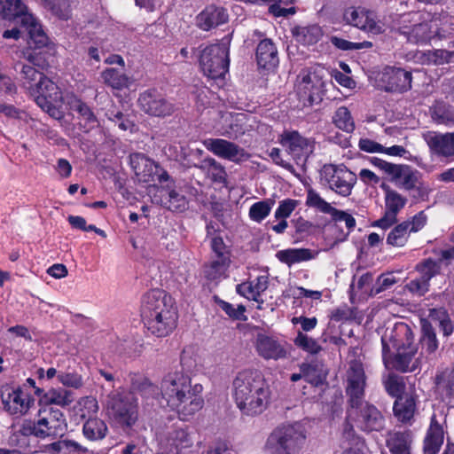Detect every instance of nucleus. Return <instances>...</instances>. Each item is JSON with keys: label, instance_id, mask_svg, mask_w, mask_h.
Masks as SVG:
<instances>
[{"label": "nucleus", "instance_id": "c756f323", "mask_svg": "<svg viewBox=\"0 0 454 454\" xmlns=\"http://www.w3.org/2000/svg\"><path fill=\"white\" fill-rule=\"evenodd\" d=\"M130 165L142 182H150L157 168L155 163L141 153H134L130 155Z\"/></svg>", "mask_w": 454, "mask_h": 454}, {"label": "nucleus", "instance_id": "c85d7f7f", "mask_svg": "<svg viewBox=\"0 0 454 454\" xmlns=\"http://www.w3.org/2000/svg\"><path fill=\"white\" fill-rule=\"evenodd\" d=\"M419 179V171L412 169L408 165H398L391 181L405 191H411L417 187Z\"/></svg>", "mask_w": 454, "mask_h": 454}, {"label": "nucleus", "instance_id": "6ab92c4d", "mask_svg": "<svg viewBox=\"0 0 454 454\" xmlns=\"http://www.w3.org/2000/svg\"><path fill=\"white\" fill-rule=\"evenodd\" d=\"M254 345L257 354L265 360L285 359L289 354L284 343L265 333H258Z\"/></svg>", "mask_w": 454, "mask_h": 454}, {"label": "nucleus", "instance_id": "ddd939ff", "mask_svg": "<svg viewBox=\"0 0 454 454\" xmlns=\"http://www.w3.org/2000/svg\"><path fill=\"white\" fill-rule=\"evenodd\" d=\"M348 419L364 432L380 431L385 424L381 412L372 404L367 403L363 404V400L358 405H351Z\"/></svg>", "mask_w": 454, "mask_h": 454}, {"label": "nucleus", "instance_id": "a878e982", "mask_svg": "<svg viewBox=\"0 0 454 454\" xmlns=\"http://www.w3.org/2000/svg\"><path fill=\"white\" fill-rule=\"evenodd\" d=\"M228 20V14L223 7L209 5L197 16V25L207 31L212 27L222 25Z\"/></svg>", "mask_w": 454, "mask_h": 454}, {"label": "nucleus", "instance_id": "6e6d98bb", "mask_svg": "<svg viewBox=\"0 0 454 454\" xmlns=\"http://www.w3.org/2000/svg\"><path fill=\"white\" fill-rule=\"evenodd\" d=\"M98 411V404L93 397H83L78 402V413L82 419H94Z\"/></svg>", "mask_w": 454, "mask_h": 454}, {"label": "nucleus", "instance_id": "b1692460", "mask_svg": "<svg viewBox=\"0 0 454 454\" xmlns=\"http://www.w3.org/2000/svg\"><path fill=\"white\" fill-rule=\"evenodd\" d=\"M384 81L387 90L403 92L411 88V73L402 68L387 67L385 69Z\"/></svg>", "mask_w": 454, "mask_h": 454}, {"label": "nucleus", "instance_id": "5fc2aeb1", "mask_svg": "<svg viewBox=\"0 0 454 454\" xmlns=\"http://www.w3.org/2000/svg\"><path fill=\"white\" fill-rule=\"evenodd\" d=\"M429 316L432 320L438 324L445 336H449L452 333V323L443 309H432Z\"/></svg>", "mask_w": 454, "mask_h": 454}, {"label": "nucleus", "instance_id": "f3484780", "mask_svg": "<svg viewBox=\"0 0 454 454\" xmlns=\"http://www.w3.org/2000/svg\"><path fill=\"white\" fill-rule=\"evenodd\" d=\"M140 108L149 115L166 117L175 111V106L155 90H147L138 98Z\"/></svg>", "mask_w": 454, "mask_h": 454}, {"label": "nucleus", "instance_id": "a18cd8bd", "mask_svg": "<svg viewBox=\"0 0 454 454\" xmlns=\"http://www.w3.org/2000/svg\"><path fill=\"white\" fill-rule=\"evenodd\" d=\"M333 122L336 128L346 133H352L356 128L351 113L346 106H340L334 112Z\"/></svg>", "mask_w": 454, "mask_h": 454}, {"label": "nucleus", "instance_id": "5701e85b", "mask_svg": "<svg viewBox=\"0 0 454 454\" xmlns=\"http://www.w3.org/2000/svg\"><path fill=\"white\" fill-rule=\"evenodd\" d=\"M403 34L412 43H427L436 36H443L440 33L437 20L416 24L411 28L403 29Z\"/></svg>", "mask_w": 454, "mask_h": 454}, {"label": "nucleus", "instance_id": "864d4df0", "mask_svg": "<svg viewBox=\"0 0 454 454\" xmlns=\"http://www.w3.org/2000/svg\"><path fill=\"white\" fill-rule=\"evenodd\" d=\"M306 205L309 207H314L322 213L329 214L333 211V207L331 206L326 200H325L319 193L310 189L308 191Z\"/></svg>", "mask_w": 454, "mask_h": 454}, {"label": "nucleus", "instance_id": "4c0bfd02", "mask_svg": "<svg viewBox=\"0 0 454 454\" xmlns=\"http://www.w3.org/2000/svg\"><path fill=\"white\" fill-rule=\"evenodd\" d=\"M230 264L231 259L215 258L204 266L203 274L205 278L210 280H217L225 278Z\"/></svg>", "mask_w": 454, "mask_h": 454}, {"label": "nucleus", "instance_id": "4be33fe9", "mask_svg": "<svg viewBox=\"0 0 454 454\" xmlns=\"http://www.w3.org/2000/svg\"><path fill=\"white\" fill-rule=\"evenodd\" d=\"M444 423L437 420L434 414L430 419V425L424 439L425 454H437L444 441Z\"/></svg>", "mask_w": 454, "mask_h": 454}, {"label": "nucleus", "instance_id": "0eeeda50", "mask_svg": "<svg viewBox=\"0 0 454 454\" xmlns=\"http://www.w3.org/2000/svg\"><path fill=\"white\" fill-rule=\"evenodd\" d=\"M25 435L33 434L38 438H56L67 431V422L61 411L44 408L39 411L35 422L26 420L20 429Z\"/></svg>", "mask_w": 454, "mask_h": 454}, {"label": "nucleus", "instance_id": "9d476101", "mask_svg": "<svg viewBox=\"0 0 454 454\" xmlns=\"http://www.w3.org/2000/svg\"><path fill=\"white\" fill-rule=\"evenodd\" d=\"M320 176L324 184L342 197L351 194L357 180L356 175L343 164H326L322 168Z\"/></svg>", "mask_w": 454, "mask_h": 454}, {"label": "nucleus", "instance_id": "aec40b11", "mask_svg": "<svg viewBox=\"0 0 454 454\" xmlns=\"http://www.w3.org/2000/svg\"><path fill=\"white\" fill-rule=\"evenodd\" d=\"M46 92L35 98V103L52 118L60 120L64 114L61 110L63 97L59 88L53 82H47Z\"/></svg>", "mask_w": 454, "mask_h": 454}, {"label": "nucleus", "instance_id": "69168bd1", "mask_svg": "<svg viewBox=\"0 0 454 454\" xmlns=\"http://www.w3.org/2000/svg\"><path fill=\"white\" fill-rule=\"evenodd\" d=\"M331 215L336 223H344L348 232L352 231L356 226L355 218L345 211H341L334 207L333 211L331 213Z\"/></svg>", "mask_w": 454, "mask_h": 454}, {"label": "nucleus", "instance_id": "3c124183", "mask_svg": "<svg viewBox=\"0 0 454 454\" xmlns=\"http://www.w3.org/2000/svg\"><path fill=\"white\" fill-rule=\"evenodd\" d=\"M432 118L441 124L454 123V107L442 102L436 103L432 109Z\"/></svg>", "mask_w": 454, "mask_h": 454}, {"label": "nucleus", "instance_id": "7ed1b4c3", "mask_svg": "<svg viewBox=\"0 0 454 454\" xmlns=\"http://www.w3.org/2000/svg\"><path fill=\"white\" fill-rule=\"evenodd\" d=\"M161 395L168 405L185 419L199 411L204 404L202 386H192L191 379L183 372L168 373L161 381Z\"/></svg>", "mask_w": 454, "mask_h": 454}, {"label": "nucleus", "instance_id": "79ce46f5", "mask_svg": "<svg viewBox=\"0 0 454 454\" xmlns=\"http://www.w3.org/2000/svg\"><path fill=\"white\" fill-rule=\"evenodd\" d=\"M293 34L299 43L309 45L316 43L322 36L321 28L316 25L294 27Z\"/></svg>", "mask_w": 454, "mask_h": 454}, {"label": "nucleus", "instance_id": "f257e3e1", "mask_svg": "<svg viewBox=\"0 0 454 454\" xmlns=\"http://www.w3.org/2000/svg\"><path fill=\"white\" fill-rule=\"evenodd\" d=\"M381 342L386 367L403 372H413L419 367L420 360L415 358L418 346L414 342V333L406 323L399 322L387 329Z\"/></svg>", "mask_w": 454, "mask_h": 454}, {"label": "nucleus", "instance_id": "052dcab7", "mask_svg": "<svg viewBox=\"0 0 454 454\" xmlns=\"http://www.w3.org/2000/svg\"><path fill=\"white\" fill-rule=\"evenodd\" d=\"M331 43L338 49L342 51H354L361 49H369L372 47V43L369 41H364L362 43H352L348 40L333 36Z\"/></svg>", "mask_w": 454, "mask_h": 454}, {"label": "nucleus", "instance_id": "4468645a", "mask_svg": "<svg viewBox=\"0 0 454 454\" xmlns=\"http://www.w3.org/2000/svg\"><path fill=\"white\" fill-rule=\"evenodd\" d=\"M279 143L298 164L305 163L315 147L312 140L301 136L297 131H284Z\"/></svg>", "mask_w": 454, "mask_h": 454}, {"label": "nucleus", "instance_id": "09e8293b", "mask_svg": "<svg viewBox=\"0 0 454 454\" xmlns=\"http://www.w3.org/2000/svg\"><path fill=\"white\" fill-rule=\"evenodd\" d=\"M275 201L271 199L254 203L248 211L249 218L255 223L262 222L270 213Z\"/></svg>", "mask_w": 454, "mask_h": 454}, {"label": "nucleus", "instance_id": "49530a36", "mask_svg": "<svg viewBox=\"0 0 454 454\" xmlns=\"http://www.w3.org/2000/svg\"><path fill=\"white\" fill-rule=\"evenodd\" d=\"M407 226L403 222L395 226L387 234V244L394 247H403L411 234Z\"/></svg>", "mask_w": 454, "mask_h": 454}, {"label": "nucleus", "instance_id": "72a5a7b5", "mask_svg": "<svg viewBox=\"0 0 454 454\" xmlns=\"http://www.w3.org/2000/svg\"><path fill=\"white\" fill-rule=\"evenodd\" d=\"M417 59L422 65H443L454 63V51L445 50H434L419 51L417 53Z\"/></svg>", "mask_w": 454, "mask_h": 454}, {"label": "nucleus", "instance_id": "423d86ee", "mask_svg": "<svg viewBox=\"0 0 454 454\" xmlns=\"http://www.w3.org/2000/svg\"><path fill=\"white\" fill-rule=\"evenodd\" d=\"M326 71L320 66L302 69L297 76L295 92L303 106L322 101L325 91Z\"/></svg>", "mask_w": 454, "mask_h": 454}, {"label": "nucleus", "instance_id": "a211bd4d", "mask_svg": "<svg viewBox=\"0 0 454 454\" xmlns=\"http://www.w3.org/2000/svg\"><path fill=\"white\" fill-rule=\"evenodd\" d=\"M4 410L12 415H23L29 410L33 402L29 395L20 388L4 387L1 391Z\"/></svg>", "mask_w": 454, "mask_h": 454}, {"label": "nucleus", "instance_id": "ea45409f", "mask_svg": "<svg viewBox=\"0 0 454 454\" xmlns=\"http://www.w3.org/2000/svg\"><path fill=\"white\" fill-rule=\"evenodd\" d=\"M420 344H421V355H426L429 356L437 350L438 348V340L436 339V334L434 332L432 326L424 323L422 325V335L420 337Z\"/></svg>", "mask_w": 454, "mask_h": 454}, {"label": "nucleus", "instance_id": "6e6552de", "mask_svg": "<svg viewBox=\"0 0 454 454\" xmlns=\"http://www.w3.org/2000/svg\"><path fill=\"white\" fill-rule=\"evenodd\" d=\"M1 15L7 20L19 19L20 24L27 30L30 39L36 47L47 43V36L42 27L32 14L27 12V8L21 0H4L1 8Z\"/></svg>", "mask_w": 454, "mask_h": 454}, {"label": "nucleus", "instance_id": "473e14b6", "mask_svg": "<svg viewBox=\"0 0 454 454\" xmlns=\"http://www.w3.org/2000/svg\"><path fill=\"white\" fill-rule=\"evenodd\" d=\"M317 254L308 248H288L278 251L276 256L281 262L291 266L312 260L316 257Z\"/></svg>", "mask_w": 454, "mask_h": 454}, {"label": "nucleus", "instance_id": "f8f14e48", "mask_svg": "<svg viewBox=\"0 0 454 454\" xmlns=\"http://www.w3.org/2000/svg\"><path fill=\"white\" fill-rule=\"evenodd\" d=\"M343 20L358 29L373 35L385 32V25L378 20L376 14L364 7L350 6L343 12Z\"/></svg>", "mask_w": 454, "mask_h": 454}, {"label": "nucleus", "instance_id": "c9c22d12", "mask_svg": "<svg viewBox=\"0 0 454 454\" xmlns=\"http://www.w3.org/2000/svg\"><path fill=\"white\" fill-rule=\"evenodd\" d=\"M427 143L431 149L439 154L454 155V133L430 136Z\"/></svg>", "mask_w": 454, "mask_h": 454}, {"label": "nucleus", "instance_id": "393cba45", "mask_svg": "<svg viewBox=\"0 0 454 454\" xmlns=\"http://www.w3.org/2000/svg\"><path fill=\"white\" fill-rule=\"evenodd\" d=\"M269 286L268 276H259L253 281L242 283L237 286V292L240 295L246 297L248 300L256 301L258 309H261V305L263 303L262 299V294L266 291Z\"/></svg>", "mask_w": 454, "mask_h": 454}, {"label": "nucleus", "instance_id": "37998d69", "mask_svg": "<svg viewBox=\"0 0 454 454\" xmlns=\"http://www.w3.org/2000/svg\"><path fill=\"white\" fill-rule=\"evenodd\" d=\"M300 370L303 372L304 380L314 386L322 384L326 377L323 365L319 364H302Z\"/></svg>", "mask_w": 454, "mask_h": 454}, {"label": "nucleus", "instance_id": "338daca9", "mask_svg": "<svg viewBox=\"0 0 454 454\" xmlns=\"http://www.w3.org/2000/svg\"><path fill=\"white\" fill-rule=\"evenodd\" d=\"M58 379L64 386L78 388L82 385V378L77 373L59 372Z\"/></svg>", "mask_w": 454, "mask_h": 454}, {"label": "nucleus", "instance_id": "39448f33", "mask_svg": "<svg viewBox=\"0 0 454 454\" xmlns=\"http://www.w3.org/2000/svg\"><path fill=\"white\" fill-rule=\"evenodd\" d=\"M306 442V431L301 423L276 428L268 437L266 454H300Z\"/></svg>", "mask_w": 454, "mask_h": 454}, {"label": "nucleus", "instance_id": "bb28decb", "mask_svg": "<svg viewBox=\"0 0 454 454\" xmlns=\"http://www.w3.org/2000/svg\"><path fill=\"white\" fill-rule=\"evenodd\" d=\"M412 442L413 436L410 430L388 432L386 438L391 454H411Z\"/></svg>", "mask_w": 454, "mask_h": 454}, {"label": "nucleus", "instance_id": "cd10ccee", "mask_svg": "<svg viewBox=\"0 0 454 454\" xmlns=\"http://www.w3.org/2000/svg\"><path fill=\"white\" fill-rule=\"evenodd\" d=\"M256 59L258 66L264 69H272L278 66V51L270 40L260 42L256 49Z\"/></svg>", "mask_w": 454, "mask_h": 454}, {"label": "nucleus", "instance_id": "8fccbe9b", "mask_svg": "<svg viewBox=\"0 0 454 454\" xmlns=\"http://www.w3.org/2000/svg\"><path fill=\"white\" fill-rule=\"evenodd\" d=\"M343 449L342 454H363L358 446L362 444L359 437L356 436L353 426L347 425L343 431Z\"/></svg>", "mask_w": 454, "mask_h": 454}, {"label": "nucleus", "instance_id": "e433bc0d", "mask_svg": "<svg viewBox=\"0 0 454 454\" xmlns=\"http://www.w3.org/2000/svg\"><path fill=\"white\" fill-rule=\"evenodd\" d=\"M104 82L115 90L127 88L131 83V79L124 73L115 69L107 68L101 73Z\"/></svg>", "mask_w": 454, "mask_h": 454}, {"label": "nucleus", "instance_id": "58836bf2", "mask_svg": "<svg viewBox=\"0 0 454 454\" xmlns=\"http://www.w3.org/2000/svg\"><path fill=\"white\" fill-rule=\"evenodd\" d=\"M107 427L104 420L94 418L88 419L83 425L84 436L91 441L101 440L105 438L107 433Z\"/></svg>", "mask_w": 454, "mask_h": 454}, {"label": "nucleus", "instance_id": "de8ad7c7", "mask_svg": "<svg viewBox=\"0 0 454 454\" xmlns=\"http://www.w3.org/2000/svg\"><path fill=\"white\" fill-rule=\"evenodd\" d=\"M416 270L420 278L429 283V281L442 274V261H434L430 258L424 260L416 265Z\"/></svg>", "mask_w": 454, "mask_h": 454}, {"label": "nucleus", "instance_id": "f03ea898", "mask_svg": "<svg viewBox=\"0 0 454 454\" xmlns=\"http://www.w3.org/2000/svg\"><path fill=\"white\" fill-rule=\"evenodd\" d=\"M232 395L244 415L255 416L268 407L270 390L261 372L244 370L233 380Z\"/></svg>", "mask_w": 454, "mask_h": 454}, {"label": "nucleus", "instance_id": "412c9836", "mask_svg": "<svg viewBox=\"0 0 454 454\" xmlns=\"http://www.w3.org/2000/svg\"><path fill=\"white\" fill-rule=\"evenodd\" d=\"M19 66L21 67L20 79L22 85L34 98L46 92L47 82H51L50 79L43 73L37 71L33 66L18 63L16 67Z\"/></svg>", "mask_w": 454, "mask_h": 454}, {"label": "nucleus", "instance_id": "f704fd0d", "mask_svg": "<svg viewBox=\"0 0 454 454\" xmlns=\"http://www.w3.org/2000/svg\"><path fill=\"white\" fill-rule=\"evenodd\" d=\"M380 187L384 191L385 211L397 215L406 205L407 199L384 183Z\"/></svg>", "mask_w": 454, "mask_h": 454}, {"label": "nucleus", "instance_id": "2f4dec72", "mask_svg": "<svg viewBox=\"0 0 454 454\" xmlns=\"http://www.w3.org/2000/svg\"><path fill=\"white\" fill-rule=\"evenodd\" d=\"M70 109L79 114L80 124L83 127L84 131H89L98 126V121L91 109L82 101L76 98H72L68 102Z\"/></svg>", "mask_w": 454, "mask_h": 454}, {"label": "nucleus", "instance_id": "13d9d810", "mask_svg": "<svg viewBox=\"0 0 454 454\" xmlns=\"http://www.w3.org/2000/svg\"><path fill=\"white\" fill-rule=\"evenodd\" d=\"M132 389L139 391L145 395H154L157 387L145 376L134 375L131 378Z\"/></svg>", "mask_w": 454, "mask_h": 454}, {"label": "nucleus", "instance_id": "680f3d73", "mask_svg": "<svg viewBox=\"0 0 454 454\" xmlns=\"http://www.w3.org/2000/svg\"><path fill=\"white\" fill-rule=\"evenodd\" d=\"M171 444L176 449H186L192 445V438L185 429L175 430L169 438Z\"/></svg>", "mask_w": 454, "mask_h": 454}, {"label": "nucleus", "instance_id": "774afa93", "mask_svg": "<svg viewBox=\"0 0 454 454\" xmlns=\"http://www.w3.org/2000/svg\"><path fill=\"white\" fill-rule=\"evenodd\" d=\"M384 384L387 392L392 396L398 397L403 392V385L395 375H389Z\"/></svg>", "mask_w": 454, "mask_h": 454}, {"label": "nucleus", "instance_id": "1a4fd4ad", "mask_svg": "<svg viewBox=\"0 0 454 454\" xmlns=\"http://www.w3.org/2000/svg\"><path fill=\"white\" fill-rule=\"evenodd\" d=\"M203 74L210 79H223L229 69V50L224 43L207 46L200 56Z\"/></svg>", "mask_w": 454, "mask_h": 454}, {"label": "nucleus", "instance_id": "9b49d317", "mask_svg": "<svg viewBox=\"0 0 454 454\" xmlns=\"http://www.w3.org/2000/svg\"><path fill=\"white\" fill-rule=\"evenodd\" d=\"M106 407L120 423L132 426L137 419V401L132 393L113 392L107 397Z\"/></svg>", "mask_w": 454, "mask_h": 454}, {"label": "nucleus", "instance_id": "dca6fc26", "mask_svg": "<svg viewBox=\"0 0 454 454\" xmlns=\"http://www.w3.org/2000/svg\"><path fill=\"white\" fill-rule=\"evenodd\" d=\"M203 144L215 155L236 163L249 158V154L243 148L225 139L207 138Z\"/></svg>", "mask_w": 454, "mask_h": 454}, {"label": "nucleus", "instance_id": "20e7f679", "mask_svg": "<svg viewBox=\"0 0 454 454\" xmlns=\"http://www.w3.org/2000/svg\"><path fill=\"white\" fill-rule=\"evenodd\" d=\"M141 316L147 329L158 337L168 335L176 326L175 301L163 290H151L144 295Z\"/></svg>", "mask_w": 454, "mask_h": 454}, {"label": "nucleus", "instance_id": "a19ab883", "mask_svg": "<svg viewBox=\"0 0 454 454\" xmlns=\"http://www.w3.org/2000/svg\"><path fill=\"white\" fill-rule=\"evenodd\" d=\"M200 168L207 169V174L210 179L223 185L227 184V173L223 165L213 158H207L203 160Z\"/></svg>", "mask_w": 454, "mask_h": 454}, {"label": "nucleus", "instance_id": "2eb2a0df", "mask_svg": "<svg viewBox=\"0 0 454 454\" xmlns=\"http://www.w3.org/2000/svg\"><path fill=\"white\" fill-rule=\"evenodd\" d=\"M365 387V374L361 362L353 360L349 363L347 371V394L350 404L358 405L364 397Z\"/></svg>", "mask_w": 454, "mask_h": 454}, {"label": "nucleus", "instance_id": "bf43d9fd", "mask_svg": "<svg viewBox=\"0 0 454 454\" xmlns=\"http://www.w3.org/2000/svg\"><path fill=\"white\" fill-rule=\"evenodd\" d=\"M165 205L171 211H184L188 207V201L186 198L175 190L168 192V200Z\"/></svg>", "mask_w": 454, "mask_h": 454}, {"label": "nucleus", "instance_id": "7c9ffc66", "mask_svg": "<svg viewBox=\"0 0 454 454\" xmlns=\"http://www.w3.org/2000/svg\"><path fill=\"white\" fill-rule=\"evenodd\" d=\"M416 410V402L411 395L404 394L395 400L393 411L398 421L410 422L414 416Z\"/></svg>", "mask_w": 454, "mask_h": 454}, {"label": "nucleus", "instance_id": "e2e57ef3", "mask_svg": "<svg viewBox=\"0 0 454 454\" xmlns=\"http://www.w3.org/2000/svg\"><path fill=\"white\" fill-rule=\"evenodd\" d=\"M300 204L299 200L286 199L279 202L274 216L277 219H286Z\"/></svg>", "mask_w": 454, "mask_h": 454}, {"label": "nucleus", "instance_id": "c03bdc74", "mask_svg": "<svg viewBox=\"0 0 454 454\" xmlns=\"http://www.w3.org/2000/svg\"><path fill=\"white\" fill-rule=\"evenodd\" d=\"M43 400L47 404H56L65 407L74 401V396L72 392L68 390L63 388H51L44 394Z\"/></svg>", "mask_w": 454, "mask_h": 454}, {"label": "nucleus", "instance_id": "4d7b16f0", "mask_svg": "<svg viewBox=\"0 0 454 454\" xmlns=\"http://www.w3.org/2000/svg\"><path fill=\"white\" fill-rule=\"evenodd\" d=\"M242 116H243V114H239L236 117L235 121H241L242 119L240 117H242ZM222 119L223 121H225L226 123L229 124V127L228 128H225V127L219 128L217 131L220 135L225 136L228 137H236L239 134L242 133L241 129L239 128L238 123H234V118L231 114H223L222 116Z\"/></svg>", "mask_w": 454, "mask_h": 454}, {"label": "nucleus", "instance_id": "0e129e2a", "mask_svg": "<svg viewBox=\"0 0 454 454\" xmlns=\"http://www.w3.org/2000/svg\"><path fill=\"white\" fill-rule=\"evenodd\" d=\"M216 304L231 318L233 319H246L245 316V307L243 305H239L237 309H235L232 304L224 301L221 299H215Z\"/></svg>", "mask_w": 454, "mask_h": 454}, {"label": "nucleus", "instance_id": "603ef678", "mask_svg": "<svg viewBox=\"0 0 454 454\" xmlns=\"http://www.w3.org/2000/svg\"><path fill=\"white\" fill-rule=\"evenodd\" d=\"M294 342L298 348L312 355L318 354L322 350V347L315 339L301 331L297 333Z\"/></svg>", "mask_w": 454, "mask_h": 454}]
</instances>
